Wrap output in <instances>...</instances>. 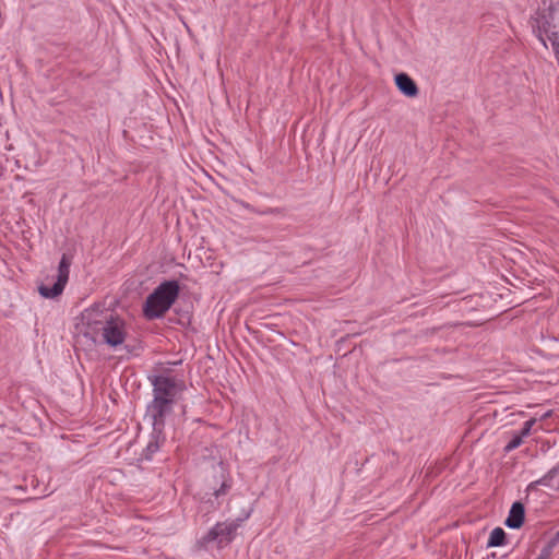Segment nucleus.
<instances>
[{"instance_id":"obj_1","label":"nucleus","mask_w":559,"mask_h":559,"mask_svg":"<svg viewBox=\"0 0 559 559\" xmlns=\"http://www.w3.org/2000/svg\"><path fill=\"white\" fill-rule=\"evenodd\" d=\"M153 386V401L146 407V416L151 419L155 431L160 432L165 419L171 414L177 395L185 389L183 382L174 377L148 376Z\"/></svg>"},{"instance_id":"obj_2","label":"nucleus","mask_w":559,"mask_h":559,"mask_svg":"<svg viewBox=\"0 0 559 559\" xmlns=\"http://www.w3.org/2000/svg\"><path fill=\"white\" fill-rule=\"evenodd\" d=\"M103 309L104 307L99 305L86 309L82 316L83 321L91 330L100 331V337L105 344L116 347L126 338V324L119 318L98 320L97 317L103 313Z\"/></svg>"},{"instance_id":"obj_3","label":"nucleus","mask_w":559,"mask_h":559,"mask_svg":"<svg viewBox=\"0 0 559 559\" xmlns=\"http://www.w3.org/2000/svg\"><path fill=\"white\" fill-rule=\"evenodd\" d=\"M179 294V284L177 281H166L159 284L146 298L143 313L147 319H157L163 317Z\"/></svg>"},{"instance_id":"obj_4","label":"nucleus","mask_w":559,"mask_h":559,"mask_svg":"<svg viewBox=\"0 0 559 559\" xmlns=\"http://www.w3.org/2000/svg\"><path fill=\"white\" fill-rule=\"evenodd\" d=\"M70 265V259L63 254L59 262L56 274H53L51 277L47 276L45 282L38 286L40 296L44 298L52 299L62 294L69 280Z\"/></svg>"},{"instance_id":"obj_5","label":"nucleus","mask_w":559,"mask_h":559,"mask_svg":"<svg viewBox=\"0 0 559 559\" xmlns=\"http://www.w3.org/2000/svg\"><path fill=\"white\" fill-rule=\"evenodd\" d=\"M250 513H247L243 519H236L215 524L207 534L203 537L205 543L217 540L219 545L230 543L242 521L248 519Z\"/></svg>"},{"instance_id":"obj_6","label":"nucleus","mask_w":559,"mask_h":559,"mask_svg":"<svg viewBox=\"0 0 559 559\" xmlns=\"http://www.w3.org/2000/svg\"><path fill=\"white\" fill-rule=\"evenodd\" d=\"M524 516H525L524 506L521 502L516 501L511 506L509 515H508L504 524L509 528L518 530L523 525Z\"/></svg>"},{"instance_id":"obj_7","label":"nucleus","mask_w":559,"mask_h":559,"mask_svg":"<svg viewBox=\"0 0 559 559\" xmlns=\"http://www.w3.org/2000/svg\"><path fill=\"white\" fill-rule=\"evenodd\" d=\"M395 84L397 88L407 97H415L418 94V88L414 80L406 73H399L395 75Z\"/></svg>"},{"instance_id":"obj_8","label":"nucleus","mask_w":559,"mask_h":559,"mask_svg":"<svg viewBox=\"0 0 559 559\" xmlns=\"http://www.w3.org/2000/svg\"><path fill=\"white\" fill-rule=\"evenodd\" d=\"M163 430L160 432H156L153 428V432L151 436V440L148 441L146 448H145V459L151 460L153 454L158 451L160 448V444L163 443L164 439L160 437Z\"/></svg>"},{"instance_id":"obj_9","label":"nucleus","mask_w":559,"mask_h":559,"mask_svg":"<svg viewBox=\"0 0 559 559\" xmlns=\"http://www.w3.org/2000/svg\"><path fill=\"white\" fill-rule=\"evenodd\" d=\"M559 477V463L554 466L552 468H550L547 474H545L542 478H539L538 480L532 483L530 486L533 487V486H536V485H540V486H546V487H551V488H555V485L552 484V480L555 478ZM556 488H559V483L558 485L556 486Z\"/></svg>"},{"instance_id":"obj_10","label":"nucleus","mask_w":559,"mask_h":559,"mask_svg":"<svg viewBox=\"0 0 559 559\" xmlns=\"http://www.w3.org/2000/svg\"><path fill=\"white\" fill-rule=\"evenodd\" d=\"M506 532L501 527H496L491 531L487 547H499L504 544Z\"/></svg>"},{"instance_id":"obj_11","label":"nucleus","mask_w":559,"mask_h":559,"mask_svg":"<svg viewBox=\"0 0 559 559\" xmlns=\"http://www.w3.org/2000/svg\"><path fill=\"white\" fill-rule=\"evenodd\" d=\"M523 442L522 436L519 433H514L511 440L506 444L504 452L509 453L515 449H518Z\"/></svg>"},{"instance_id":"obj_12","label":"nucleus","mask_w":559,"mask_h":559,"mask_svg":"<svg viewBox=\"0 0 559 559\" xmlns=\"http://www.w3.org/2000/svg\"><path fill=\"white\" fill-rule=\"evenodd\" d=\"M542 8L544 11L559 12V0H543Z\"/></svg>"},{"instance_id":"obj_13","label":"nucleus","mask_w":559,"mask_h":559,"mask_svg":"<svg viewBox=\"0 0 559 559\" xmlns=\"http://www.w3.org/2000/svg\"><path fill=\"white\" fill-rule=\"evenodd\" d=\"M536 423L535 419H530V420H526L522 427V429L520 430V432H518L520 436H522V438L524 437H527L530 433H531V430H532V427L534 426V424Z\"/></svg>"},{"instance_id":"obj_14","label":"nucleus","mask_w":559,"mask_h":559,"mask_svg":"<svg viewBox=\"0 0 559 559\" xmlns=\"http://www.w3.org/2000/svg\"><path fill=\"white\" fill-rule=\"evenodd\" d=\"M229 488H230V485L228 483L224 481L222 484V486L219 487V489L215 490V492H214L215 497L226 495V492L229 490Z\"/></svg>"},{"instance_id":"obj_15","label":"nucleus","mask_w":559,"mask_h":559,"mask_svg":"<svg viewBox=\"0 0 559 559\" xmlns=\"http://www.w3.org/2000/svg\"><path fill=\"white\" fill-rule=\"evenodd\" d=\"M558 544H559V531L556 533V535L549 542V548H552Z\"/></svg>"},{"instance_id":"obj_16","label":"nucleus","mask_w":559,"mask_h":559,"mask_svg":"<svg viewBox=\"0 0 559 559\" xmlns=\"http://www.w3.org/2000/svg\"><path fill=\"white\" fill-rule=\"evenodd\" d=\"M535 559H549V551L545 550L543 551L537 558Z\"/></svg>"},{"instance_id":"obj_17","label":"nucleus","mask_w":559,"mask_h":559,"mask_svg":"<svg viewBox=\"0 0 559 559\" xmlns=\"http://www.w3.org/2000/svg\"><path fill=\"white\" fill-rule=\"evenodd\" d=\"M535 559H549V551L545 550L543 551L537 558Z\"/></svg>"},{"instance_id":"obj_18","label":"nucleus","mask_w":559,"mask_h":559,"mask_svg":"<svg viewBox=\"0 0 559 559\" xmlns=\"http://www.w3.org/2000/svg\"><path fill=\"white\" fill-rule=\"evenodd\" d=\"M535 559H549V551L545 550L543 551L537 558Z\"/></svg>"}]
</instances>
